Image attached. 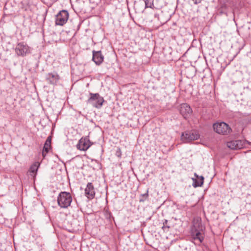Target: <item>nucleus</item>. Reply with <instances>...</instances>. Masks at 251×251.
Instances as JSON below:
<instances>
[{
	"instance_id": "nucleus-2",
	"label": "nucleus",
	"mask_w": 251,
	"mask_h": 251,
	"mask_svg": "<svg viewBox=\"0 0 251 251\" xmlns=\"http://www.w3.org/2000/svg\"><path fill=\"white\" fill-rule=\"evenodd\" d=\"M90 98L87 100V103L91 104L93 106L97 108H100L104 101L103 97L99 93H90Z\"/></svg>"
},
{
	"instance_id": "nucleus-5",
	"label": "nucleus",
	"mask_w": 251,
	"mask_h": 251,
	"mask_svg": "<svg viewBox=\"0 0 251 251\" xmlns=\"http://www.w3.org/2000/svg\"><path fill=\"white\" fill-rule=\"evenodd\" d=\"M251 143L246 140H232L226 143L227 147L231 150H238L246 147Z\"/></svg>"
},
{
	"instance_id": "nucleus-23",
	"label": "nucleus",
	"mask_w": 251,
	"mask_h": 251,
	"mask_svg": "<svg viewBox=\"0 0 251 251\" xmlns=\"http://www.w3.org/2000/svg\"><path fill=\"white\" fill-rule=\"evenodd\" d=\"M195 4H197L198 3H200L202 0H192Z\"/></svg>"
},
{
	"instance_id": "nucleus-15",
	"label": "nucleus",
	"mask_w": 251,
	"mask_h": 251,
	"mask_svg": "<svg viewBox=\"0 0 251 251\" xmlns=\"http://www.w3.org/2000/svg\"><path fill=\"white\" fill-rule=\"evenodd\" d=\"M40 166V163L38 162H35L30 167L29 172L30 175L33 177H35L37 174L38 169Z\"/></svg>"
},
{
	"instance_id": "nucleus-20",
	"label": "nucleus",
	"mask_w": 251,
	"mask_h": 251,
	"mask_svg": "<svg viewBox=\"0 0 251 251\" xmlns=\"http://www.w3.org/2000/svg\"><path fill=\"white\" fill-rule=\"evenodd\" d=\"M169 227H170V226L168 225L167 220H165V222L163 223V226H162V229L164 231H168Z\"/></svg>"
},
{
	"instance_id": "nucleus-17",
	"label": "nucleus",
	"mask_w": 251,
	"mask_h": 251,
	"mask_svg": "<svg viewBox=\"0 0 251 251\" xmlns=\"http://www.w3.org/2000/svg\"><path fill=\"white\" fill-rule=\"evenodd\" d=\"M204 178L201 176L200 177H198L197 179L195 182L194 187L201 186L203 183Z\"/></svg>"
},
{
	"instance_id": "nucleus-8",
	"label": "nucleus",
	"mask_w": 251,
	"mask_h": 251,
	"mask_svg": "<svg viewBox=\"0 0 251 251\" xmlns=\"http://www.w3.org/2000/svg\"><path fill=\"white\" fill-rule=\"evenodd\" d=\"M93 144L89 138L86 136L82 137L76 145L77 150L81 151H86Z\"/></svg>"
},
{
	"instance_id": "nucleus-11",
	"label": "nucleus",
	"mask_w": 251,
	"mask_h": 251,
	"mask_svg": "<svg viewBox=\"0 0 251 251\" xmlns=\"http://www.w3.org/2000/svg\"><path fill=\"white\" fill-rule=\"evenodd\" d=\"M204 228L201 223V218L199 217H195L192 221V225L191 226L190 230L203 231Z\"/></svg>"
},
{
	"instance_id": "nucleus-13",
	"label": "nucleus",
	"mask_w": 251,
	"mask_h": 251,
	"mask_svg": "<svg viewBox=\"0 0 251 251\" xmlns=\"http://www.w3.org/2000/svg\"><path fill=\"white\" fill-rule=\"evenodd\" d=\"M85 195L87 198L90 200L94 198L95 196V191L92 183L89 182L87 183L86 187L85 189Z\"/></svg>"
},
{
	"instance_id": "nucleus-18",
	"label": "nucleus",
	"mask_w": 251,
	"mask_h": 251,
	"mask_svg": "<svg viewBox=\"0 0 251 251\" xmlns=\"http://www.w3.org/2000/svg\"><path fill=\"white\" fill-rule=\"evenodd\" d=\"M219 11L221 14H226L227 6L226 3H224L221 4V7L219 8Z\"/></svg>"
},
{
	"instance_id": "nucleus-16",
	"label": "nucleus",
	"mask_w": 251,
	"mask_h": 251,
	"mask_svg": "<svg viewBox=\"0 0 251 251\" xmlns=\"http://www.w3.org/2000/svg\"><path fill=\"white\" fill-rule=\"evenodd\" d=\"M59 78L57 74H53L50 73L48 75L47 79L51 84H55L57 82Z\"/></svg>"
},
{
	"instance_id": "nucleus-3",
	"label": "nucleus",
	"mask_w": 251,
	"mask_h": 251,
	"mask_svg": "<svg viewBox=\"0 0 251 251\" xmlns=\"http://www.w3.org/2000/svg\"><path fill=\"white\" fill-rule=\"evenodd\" d=\"M213 126L214 130L219 134L228 135L232 131L229 125L225 122L216 123Z\"/></svg>"
},
{
	"instance_id": "nucleus-10",
	"label": "nucleus",
	"mask_w": 251,
	"mask_h": 251,
	"mask_svg": "<svg viewBox=\"0 0 251 251\" xmlns=\"http://www.w3.org/2000/svg\"><path fill=\"white\" fill-rule=\"evenodd\" d=\"M180 112L185 119H187L191 116L193 110L189 105L182 103L180 107Z\"/></svg>"
},
{
	"instance_id": "nucleus-14",
	"label": "nucleus",
	"mask_w": 251,
	"mask_h": 251,
	"mask_svg": "<svg viewBox=\"0 0 251 251\" xmlns=\"http://www.w3.org/2000/svg\"><path fill=\"white\" fill-rule=\"evenodd\" d=\"M51 136H49L44 144V146L43 148V151H42V155L44 158L46 154L48 153L50 150L51 149Z\"/></svg>"
},
{
	"instance_id": "nucleus-19",
	"label": "nucleus",
	"mask_w": 251,
	"mask_h": 251,
	"mask_svg": "<svg viewBox=\"0 0 251 251\" xmlns=\"http://www.w3.org/2000/svg\"><path fill=\"white\" fill-rule=\"evenodd\" d=\"M146 7L152 8L153 6V0H146L145 1Z\"/></svg>"
},
{
	"instance_id": "nucleus-6",
	"label": "nucleus",
	"mask_w": 251,
	"mask_h": 251,
	"mask_svg": "<svg viewBox=\"0 0 251 251\" xmlns=\"http://www.w3.org/2000/svg\"><path fill=\"white\" fill-rule=\"evenodd\" d=\"M199 137L200 135L196 130L187 131L182 133L181 137L182 141L184 143H188L193 140H197Z\"/></svg>"
},
{
	"instance_id": "nucleus-1",
	"label": "nucleus",
	"mask_w": 251,
	"mask_h": 251,
	"mask_svg": "<svg viewBox=\"0 0 251 251\" xmlns=\"http://www.w3.org/2000/svg\"><path fill=\"white\" fill-rule=\"evenodd\" d=\"M73 198L69 192H61L57 197L58 205L63 208H68L72 202Z\"/></svg>"
},
{
	"instance_id": "nucleus-4",
	"label": "nucleus",
	"mask_w": 251,
	"mask_h": 251,
	"mask_svg": "<svg viewBox=\"0 0 251 251\" xmlns=\"http://www.w3.org/2000/svg\"><path fill=\"white\" fill-rule=\"evenodd\" d=\"M204 239L203 231L190 230V241L196 245H200Z\"/></svg>"
},
{
	"instance_id": "nucleus-7",
	"label": "nucleus",
	"mask_w": 251,
	"mask_h": 251,
	"mask_svg": "<svg viewBox=\"0 0 251 251\" xmlns=\"http://www.w3.org/2000/svg\"><path fill=\"white\" fill-rule=\"evenodd\" d=\"M69 13L67 11L63 10L60 11L55 17V24L56 25L62 26L67 22L69 18Z\"/></svg>"
},
{
	"instance_id": "nucleus-22",
	"label": "nucleus",
	"mask_w": 251,
	"mask_h": 251,
	"mask_svg": "<svg viewBox=\"0 0 251 251\" xmlns=\"http://www.w3.org/2000/svg\"><path fill=\"white\" fill-rule=\"evenodd\" d=\"M116 154L118 157H121L122 155V152L121 149L119 148L118 149V151L116 152Z\"/></svg>"
},
{
	"instance_id": "nucleus-12",
	"label": "nucleus",
	"mask_w": 251,
	"mask_h": 251,
	"mask_svg": "<svg viewBox=\"0 0 251 251\" xmlns=\"http://www.w3.org/2000/svg\"><path fill=\"white\" fill-rule=\"evenodd\" d=\"M92 54V60L97 65H100L104 60V56L102 55L101 51L93 50Z\"/></svg>"
},
{
	"instance_id": "nucleus-9",
	"label": "nucleus",
	"mask_w": 251,
	"mask_h": 251,
	"mask_svg": "<svg viewBox=\"0 0 251 251\" xmlns=\"http://www.w3.org/2000/svg\"><path fill=\"white\" fill-rule=\"evenodd\" d=\"M15 52L18 56H25L30 53V50L26 43L20 42L17 45Z\"/></svg>"
},
{
	"instance_id": "nucleus-21",
	"label": "nucleus",
	"mask_w": 251,
	"mask_h": 251,
	"mask_svg": "<svg viewBox=\"0 0 251 251\" xmlns=\"http://www.w3.org/2000/svg\"><path fill=\"white\" fill-rule=\"evenodd\" d=\"M148 191H147V193L145 194H142L141 195V197H142L140 199V201H144L148 197Z\"/></svg>"
}]
</instances>
